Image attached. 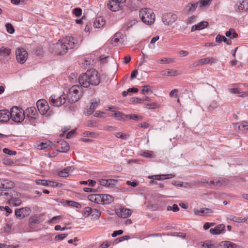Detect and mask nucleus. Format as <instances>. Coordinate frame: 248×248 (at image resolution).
I'll use <instances>...</instances> for the list:
<instances>
[{"mask_svg":"<svg viewBox=\"0 0 248 248\" xmlns=\"http://www.w3.org/2000/svg\"><path fill=\"white\" fill-rule=\"evenodd\" d=\"M78 82L81 86L88 88L91 85H98L100 83V79L97 71L92 69L81 74L78 78Z\"/></svg>","mask_w":248,"mask_h":248,"instance_id":"1","label":"nucleus"},{"mask_svg":"<svg viewBox=\"0 0 248 248\" xmlns=\"http://www.w3.org/2000/svg\"><path fill=\"white\" fill-rule=\"evenodd\" d=\"M82 41V37L80 35L76 36L75 37L67 36L62 39L61 41L60 46L62 50L61 51V54L66 52L69 49H72L78 47Z\"/></svg>","mask_w":248,"mask_h":248,"instance_id":"2","label":"nucleus"},{"mask_svg":"<svg viewBox=\"0 0 248 248\" xmlns=\"http://www.w3.org/2000/svg\"><path fill=\"white\" fill-rule=\"evenodd\" d=\"M82 88L81 86L78 85L73 86L69 90L67 94L68 101L70 103L77 102L82 96Z\"/></svg>","mask_w":248,"mask_h":248,"instance_id":"3","label":"nucleus"},{"mask_svg":"<svg viewBox=\"0 0 248 248\" xmlns=\"http://www.w3.org/2000/svg\"><path fill=\"white\" fill-rule=\"evenodd\" d=\"M139 16L142 22L147 25H151L155 21V15L149 9H142L140 11Z\"/></svg>","mask_w":248,"mask_h":248,"instance_id":"4","label":"nucleus"},{"mask_svg":"<svg viewBox=\"0 0 248 248\" xmlns=\"http://www.w3.org/2000/svg\"><path fill=\"white\" fill-rule=\"evenodd\" d=\"M10 116L12 121L16 123H21L25 118L23 110L16 106H14L11 108Z\"/></svg>","mask_w":248,"mask_h":248,"instance_id":"5","label":"nucleus"},{"mask_svg":"<svg viewBox=\"0 0 248 248\" xmlns=\"http://www.w3.org/2000/svg\"><path fill=\"white\" fill-rule=\"evenodd\" d=\"M49 103L54 107H59L64 104L66 101L65 94L61 96L52 95L49 99Z\"/></svg>","mask_w":248,"mask_h":248,"instance_id":"6","label":"nucleus"},{"mask_svg":"<svg viewBox=\"0 0 248 248\" xmlns=\"http://www.w3.org/2000/svg\"><path fill=\"white\" fill-rule=\"evenodd\" d=\"M31 213V210L28 207L16 208L15 210V214L16 217L21 219L29 216Z\"/></svg>","mask_w":248,"mask_h":248,"instance_id":"7","label":"nucleus"},{"mask_svg":"<svg viewBox=\"0 0 248 248\" xmlns=\"http://www.w3.org/2000/svg\"><path fill=\"white\" fill-rule=\"evenodd\" d=\"M16 55L17 62L21 64L24 63L26 61L28 57L27 51L22 48L16 49Z\"/></svg>","mask_w":248,"mask_h":248,"instance_id":"8","label":"nucleus"},{"mask_svg":"<svg viewBox=\"0 0 248 248\" xmlns=\"http://www.w3.org/2000/svg\"><path fill=\"white\" fill-rule=\"evenodd\" d=\"M21 195L20 193L14 190L11 191L10 199L8 201L9 203L14 206H17L21 203V201L18 198Z\"/></svg>","mask_w":248,"mask_h":248,"instance_id":"9","label":"nucleus"},{"mask_svg":"<svg viewBox=\"0 0 248 248\" xmlns=\"http://www.w3.org/2000/svg\"><path fill=\"white\" fill-rule=\"evenodd\" d=\"M23 112L25 118H28L30 121L36 119L38 115L36 108L33 107L27 108Z\"/></svg>","mask_w":248,"mask_h":248,"instance_id":"10","label":"nucleus"},{"mask_svg":"<svg viewBox=\"0 0 248 248\" xmlns=\"http://www.w3.org/2000/svg\"><path fill=\"white\" fill-rule=\"evenodd\" d=\"M177 16L176 14L171 13H166L162 17V20L166 25H170L174 23L177 19Z\"/></svg>","mask_w":248,"mask_h":248,"instance_id":"11","label":"nucleus"},{"mask_svg":"<svg viewBox=\"0 0 248 248\" xmlns=\"http://www.w3.org/2000/svg\"><path fill=\"white\" fill-rule=\"evenodd\" d=\"M36 105L39 111L42 115L46 114L49 108L47 102L44 99L38 100Z\"/></svg>","mask_w":248,"mask_h":248,"instance_id":"12","label":"nucleus"},{"mask_svg":"<svg viewBox=\"0 0 248 248\" xmlns=\"http://www.w3.org/2000/svg\"><path fill=\"white\" fill-rule=\"evenodd\" d=\"M87 213V215H91L93 219H97L101 215V212L97 209L92 208L90 207L85 208V214Z\"/></svg>","mask_w":248,"mask_h":248,"instance_id":"13","label":"nucleus"},{"mask_svg":"<svg viewBox=\"0 0 248 248\" xmlns=\"http://www.w3.org/2000/svg\"><path fill=\"white\" fill-rule=\"evenodd\" d=\"M57 145V151L60 152H67L69 150V146L64 140H60Z\"/></svg>","mask_w":248,"mask_h":248,"instance_id":"14","label":"nucleus"},{"mask_svg":"<svg viewBox=\"0 0 248 248\" xmlns=\"http://www.w3.org/2000/svg\"><path fill=\"white\" fill-rule=\"evenodd\" d=\"M102 194H91L88 196V199L91 201L98 204H102Z\"/></svg>","mask_w":248,"mask_h":248,"instance_id":"15","label":"nucleus"},{"mask_svg":"<svg viewBox=\"0 0 248 248\" xmlns=\"http://www.w3.org/2000/svg\"><path fill=\"white\" fill-rule=\"evenodd\" d=\"M10 119V112L7 109L0 110V122H7Z\"/></svg>","mask_w":248,"mask_h":248,"instance_id":"16","label":"nucleus"},{"mask_svg":"<svg viewBox=\"0 0 248 248\" xmlns=\"http://www.w3.org/2000/svg\"><path fill=\"white\" fill-rule=\"evenodd\" d=\"M121 3L116 1L115 0H110L108 4V8L113 12L119 11L120 8Z\"/></svg>","mask_w":248,"mask_h":248,"instance_id":"17","label":"nucleus"},{"mask_svg":"<svg viewBox=\"0 0 248 248\" xmlns=\"http://www.w3.org/2000/svg\"><path fill=\"white\" fill-rule=\"evenodd\" d=\"M225 225L224 224H219L217 225L214 228H211L210 232L212 234H219L224 232L225 230Z\"/></svg>","mask_w":248,"mask_h":248,"instance_id":"18","label":"nucleus"},{"mask_svg":"<svg viewBox=\"0 0 248 248\" xmlns=\"http://www.w3.org/2000/svg\"><path fill=\"white\" fill-rule=\"evenodd\" d=\"M208 22L207 21H202L200 23L192 26L191 31L193 32L197 30H202L208 26Z\"/></svg>","mask_w":248,"mask_h":248,"instance_id":"19","label":"nucleus"},{"mask_svg":"<svg viewBox=\"0 0 248 248\" xmlns=\"http://www.w3.org/2000/svg\"><path fill=\"white\" fill-rule=\"evenodd\" d=\"M132 213V211L129 209L123 208L120 212H118L117 215L122 218H127L129 217Z\"/></svg>","mask_w":248,"mask_h":248,"instance_id":"20","label":"nucleus"},{"mask_svg":"<svg viewBox=\"0 0 248 248\" xmlns=\"http://www.w3.org/2000/svg\"><path fill=\"white\" fill-rule=\"evenodd\" d=\"M220 246L223 248H240L239 246L230 241H222Z\"/></svg>","mask_w":248,"mask_h":248,"instance_id":"21","label":"nucleus"},{"mask_svg":"<svg viewBox=\"0 0 248 248\" xmlns=\"http://www.w3.org/2000/svg\"><path fill=\"white\" fill-rule=\"evenodd\" d=\"M112 113L111 115V116L115 117L116 120L118 121L123 120L125 121L126 120V115L120 111H112Z\"/></svg>","mask_w":248,"mask_h":248,"instance_id":"22","label":"nucleus"},{"mask_svg":"<svg viewBox=\"0 0 248 248\" xmlns=\"http://www.w3.org/2000/svg\"><path fill=\"white\" fill-rule=\"evenodd\" d=\"M201 63L202 65L207 64H212L217 62L218 60L214 57H208L203 59H201Z\"/></svg>","mask_w":248,"mask_h":248,"instance_id":"23","label":"nucleus"},{"mask_svg":"<svg viewBox=\"0 0 248 248\" xmlns=\"http://www.w3.org/2000/svg\"><path fill=\"white\" fill-rule=\"evenodd\" d=\"M14 186V183L7 179H2L1 188L10 189L12 188Z\"/></svg>","mask_w":248,"mask_h":248,"instance_id":"24","label":"nucleus"},{"mask_svg":"<svg viewBox=\"0 0 248 248\" xmlns=\"http://www.w3.org/2000/svg\"><path fill=\"white\" fill-rule=\"evenodd\" d=\"M216 41L218 43H221L222 42H224L227 45H231L232 42L231 39H228L226 38L224 36L218 34L216 37Z\"/></svg>","mask_w":248,"mask_h":248,"instance_id":"25","label":"nucleus"},{"mask_svg":"<svg viewBox=\"0 0 248 248\" xmlns=\"http://www.w3.org/2000/svg\"><path fill=\"white\" fill-rule=\"evenodd\" d=\"M212 213V210L208 208H203L201 210L195 209L194 213L197 215L204 216L207 215L209 213Z\"/></svg>","mask_w":248,"mask_h":248,"instance_id":"26","label":"nucleus"},{"mask_svg":"<svg viewBox=\"0 0 248 248\" xmlns=\"http://www.w3.org/2000/svg\"><path fill=\"white\" fill-rule=\"evenodd\" d=\"M238 10L239 12H246L248 10V0H243L238 6Z\"/></svg>","mask_w":248,"mask_h":248,"instance_id":"27","label":"nucleus"},{"mask_svg":"<svg viewBox=\"0 0 248 248\" xmlns=\"http://www.w3.org/2000/svg\"><path fill=\"white\" fill-rule=\"evenodd\" d=\"M105 24V21L101 17H97L93 23V26L96 28H100Z\"/></svg>","mask_w":248,"mask_h":248,"instance_id":"28","label":"nucleus"},{"mask_svg":"<svg viewBox=\"0 0 248 248\" xmlns=\"http://www.w3.org/2000/svg\"><path fill=\"white\" fill-rule=\"evenodd\" d=\"M102 204H109L112 202L113 200V197L108 194H102Z\"/></svg>","mask_w":248,"mask_h":248,"instance_id":"29","label":"nucleus"},{"mask_svg":"<svg viewBox=\"0 0 248 248\" xmlns=\"http://www.w3.org/2000/svg\"><path fill=\"white\" fill-rule=\"evenodd\" d=\"M52 142L50 141L42 142L37 145V149L39 150H45L50 147Z\"/></svg>","mask_w":248,"mask_h":248,"instance_id":"30","label":"nucleus"},{"mask_svg":"<svg viewBox=\"0 0 248 248\" xmlns=\"http://www.w3.org/2000/svg\"><path fill=\"white\" fill-rule=\"evenodd\" d=\"M66 204L69 206L75 207L77 208H80L81 207V204L78 202L73 201L66 200L63 202V204Z\"/></svg>","mask_w":248,"mask_h":248,"instance_id":"31","label":"nucleus"},{"mask_svg":"<svg viewBox=\"0 0 248 248\" xmlns=\"http://www.w3.org/2000/svg\"><path fill=\"white\" fill-rule=\"evenodd\" d=\"M11 50L10 48H6L2 46L0 48V55L3 57H7L11 54Z\"/></svg>","mask_w":248,"mask_h":248,"instance_id":"32","label":"nucleus"},{"mask_svg":"<svg viewBox=\"0 0 248 248\" xmlns=\"http://www.w3.org/2000/svg\"><path fill=\"white\" fill-rule=\"evenodd\" d=\"M199 6L198 2L196 3H188L186 7V10L187 12H193L195 10L196 8Z\"/></svg>","mask_w":248,"mask_h":248,"instance_id":"33","label":"nucleus"},{"mask_svg":"<svg viewBox=\"0 0 248 248\" xmlns=\"http://www.w3.org/2000/svg\"><path fill=\"white\" fill-rule=\"evenodd\" d=\"M121 33H116L112 39L111 43L114 46H116L118 43H120V38L121 37Z\"/></svg>","mask_w":248,"mask_h":248,"instance_id":"34","label":"nucleus"},{"mask_svg":"<svg viewBox=\"0 0 248 248\" xmlns=\"http://www.w3.org/2000/svg\"><path fill=\"white\" fill-rule=\"evenodd\" d=\"M228 219H229L231 220L236 222H244L247 220V219L245 218H242L241 217H238L233 215H230L228 217Z\"/></svg>","mask_w":248,"mask_h":248,"instance_id":"35","label":"nucleus"},{"mask_svg":"<svg viewBox=\"0 0 248 248\" xmlns=\"http://www.w3.org/2000/svg\"><path fill=\"white\" fill-rule=\"evenodd\" d=\"M39 223L37 217H31L29 219V224L31 228H34L35 227V225Z\"/></svg>","mask_w":248,"mask_h":248,"instance_id":"36","label":"nucleus"},{"mask_svg":"<svg viewBox=\"0 0 248 248\" xmlns=\"http://www.w3.org/2000/svg\"><path fill=\"white\" fill-rule=\"evenodd\" d=\"M180 74V72L177 70L169 69L167 71V73H164V75L167 76L174 77Z\"/></svg>","mask_w":248,"mask_h":248,"instance_id":"37","label":"nucleus"},{"mask_svg":"<svg viewBox=\"0 0 248 248\" xmlns=\"http://www.w3.org/2000/svg\"><path fill=\"white\" fill-rule=\"evenodd\" d=\"M126 120L129 119L137 121H140L143 119L142 116L134 114L126 115Z\"/></svg>","mask_w":248,"mask_h":248,"instance_id":"38","label":"nucleus"},{"mask_svg":"<svg viewBox=\"0 0 248 248\" xmlns=\"http://www.w3.org/2000/svg\"><path fill=\"white\" fill-rule=\"evenodd\" d=\"M79 183L81 185L88 184V185L89 186H91L92 187H94V186H95L96 184V181H95L94 180L89 179L88 181H80L79 182Z\"/></svg>","mask_w":248,"mask_h":248,"instance_id":"39","label":"nucleus"},{"mask_svg":"<svg viewBox=\"0 0 248 248\" xmlns=\"http://www.w3.org/2000/svg\"><path fill=\"white\" fill-rule=\"evenodd\" d=\"M115 135L117 138L124 140H127L129 137L128 134H124L122 132H117L115 133Z\"/></svg>","mask_w":248,"mask_h":248,"instance_id":"40","label":"nucleus"},{"mask_svg":"<svg viewBox=\"0 0 248 248\" xmlns=\"http://www.w3.org/2000/svg\"><path fill=\"white\" fill-rule=\"evenodd\" d=\"M5 27L6 28V31L8 33L13 34L15 32V29L12 24L9 23H6L5 24Z\"/></svg>","mask_w":248,"mask_h":248,"instance_id":"41","label":"nucleus"},{"mask_svg":"<svg viewBox=\"0 0 248 248\" xmlns=\"http://www.w3.org/2000/svg\"><path fill=\"white\" fill-rule=\"evenodd\" d=\"M217 103L216 101H212L208 105L207 109L209 111H212L217 107Z\"/></svg>","mask_w":248,"mask_h":248,"instance_id":"42","label":"nucleus"},{"mask_svg":"<svg viewBox=\"0 0 248 248\" xmlns=\"http://www.w3.org/2000/svg\"><path fill=\"white\" fill-rule=\"evenodd\" d=\"M142 87V89L141 91V93L142 94L147 93L152 89L151 86L149 85L143 86Z\"/></svg>","mask_w":248,"mask_h":248,"instance_id":"43","label":"nucleus"},{"mask_svg":"<svg viewBox=\"0 0 248 248\" xmlns=\"http://www.w3.org/2000/svg\"><path fill=\"white\" fill-rule=\"evenodd\" d=\"M210 2L211 0H200L198 1V5L200 7L207 6Z\"/></svg>","mask_w":248,"mask_h":248,"instance_id":"44","label":"nucleus"},{"mask_svg":"<svg viewBox=\"0 0 248 248\" xmlns=\"http://www.w3.org/2000/svg\"><path fill=\"white\" fill-rule=\"evenodd\" d=\"M135 24V20L130 21L124 24L123 26V28L126 30H127L130 28L132 27L133 25Z\"/></svg>","mask_w":248,"mask_h":248,"instance_id":"45","label":"nucleus"},{"mask_svg":"<svg viewBox=\"0 0 248 248\" xmlns=\"http://www.w3.org/2000/svg\"><path fill=\"white\" fill-rule=\"evenodd\" d=\"M168 211H173L174 212H177L179 210V208L176 204H173L172 206H168L167 207Z\"/></svg>","mask_w":248,"mask_h":248,"instance_id":"46","label":"nucleus"},{"mask_svg":"<svg viewBox=\"0 0 248 248\" xmlns=\"http://www.w3.org/2000/svg\"><path fill=\"white\" fill-rule=\"evenodd\" d=\"M3 152L10 155H14L16 154V151L11 150L6 148L3 149Z\"/></svg>","mask_w":248,"mask_h":248,"instance_id":"47","label":"nucleus"},{"mask_svg":"<svg viewBox=\"0 0 248 248\" xmlns=\"http://www.w3.org/2000/svg\"><path fill=\"white\" fill-rule=\"evenodd\" d=\"M149 179L152 180H163L166 179L165 175H153L149 177Z\"/></svg>","mask_w":248,"mask_h":248,"instance_id":"48","label":"nucleus"},{"mask_svg":"<svg viewBox=\"0 0 248 248\" xmlns=\"http://www.w3.org/2000/svg\"><path fill=\"white\" fill-rule=\"evenodd\" d=\"M36 183L38 185L48 186V181L46 180L38 179L35 181Z\"/></svg>","mask_w":248,"mask_h":248,"instance_id":"49","label":"nucleus"},{"mask_svg":"<svg viewBox=\"0 0 248 248\" xmlns=\"http://www.w3.org/2000/svg\"><path fill=\"white\" fill-rule=\"evenodd\" d=\"M238 128L240 130H243L248 129V122H243L240 125H239Z\"/></svg>","mask_w":248,"mask_h":248,"instance_id":"50","label":"nucleus"},{"mask_svg":"<svg viewBox=\"0 0 248 248\" xmlns=\"http://www.w3.org/2000/svg\"><path fill=\"white\" fill-rule=\"evenodd\" d=\"M225 180L224 178H219L218 180H216V186H221L225 183Z\"/></svg>","mask_w":248,"mask_h":248,"instance_id":"51","label":"nucleus"},{"mask_svg":"<svg viewBox=\"0 0 248 248\" xmlns=\"http://www.w3.org/2000/svg\"><path fill=\"white\" fill-rule=\"evenodd\" d=\"M67 235L66 233H62L59 235H56L55 237V240L56 241H61L64 239Z\"/></svg>","mask_w":248,"mask_h":248,"instance_id":"52","label":"nucleus"},{"mask_svg":"<svg viewBox=\"0 0 248 248\" xmlns=\"http://www.w3.org/2000/svg\"><path fill=\"white\" fill-rule=\"evenodd\" d=\"M61 185H62V184H61V183H58L56 182L48 181V186L56 187H60V186H61Z\"/></svg>","mask_w":248,"mask_h":248,"instance_id":"53","label":"nucleus"},{"mask_svg":"<svg viewBox=\"0 0 248 248\" xmlns=\"http://www.w3.org/2000/svg\"><path fill=\"white\" fill-rule=\"evenodd\" d=\"M159 36H156L155 37H153L151 40V42H150V44L149 45V47L150 48H154L155 47V46H154V43L157 41L158 40H159Z\"/></svg>","mask_w":248,"mask_h":248,"instance_id":"54","label":"nucleus"},{"mask_svg":"<svg viewBox=\"0 0 248 248\" xmlns=\"http://www.w3.org/2000/svg\"><path fill=\"white\" fill-rule=\"evenodd\" d=\"M73 13L76 16H80L82 14V10L80 8H75L73 11Z\"/></svg>","mask_w":248,"mask_h":248,"instance_id":"55","label":"nucleus"},{"mask_svg":"<svg viewBox=\"0 0 248 248\" xmlns=\"http://www.w3.org/2000/svg\"><path fill=\"white\" fill-rule=\"evenodd\" d=\"M173 62L174 60L171 58H164L160 60V63H170Z\"/></svg>","mask_w":248,"mask_h":248,"instance_id":"56","label":"nucleus"},{"mask_svg":"<svg viewBox=\"0 0 248 248\" xmlns=\"http://www.w3.org/2000/svg\"><path fill=\"white\" fill-rule=\"evenodd\" d=\"M138 126L139 127L143 128H148L151 127V125L147 122H142L139 124Z\"/></svg>","mask_w":248,"mask_h":248,"instance_id":"57","label":"nucleus"},{"mask_svg":"<svg viewBox=\"0 0 248 248\" xmlns=\"http://www.w3.org/2000/svg\"><path fill=\"white\" fill-rule=\"evenodd\" d=\"M107 187H110L111 186H114L117 183V180L115 179H108Z\"/></svg>","mask_w":248,"mask_h":248,"instance_id":"58","label":"nucleus"},{"mask_svg":"<svg viewBox=\"0 0 248 248\" xmlns=\"http://www.w3.org/2000/svg\"><path fill=\"white\" fill-rule=\"evenodd\" d=\"M157 105L155 103H151L146 104V108L148 109H154L156 108Z\"/></svg>","mask_w":248,"mask_h":248,"instance_id":"59","label":"nucleus"},{"mask_svg":"<svg viewBox=\"0 0 248 248\" xmlns=\"http://www.w3.org/2000/svg\"><path fill=\"white\" fill-rule=\"evenodd\" d=\"M91 103L96 108L100 103V99L99 98L93 99Z\"/></svg>","mask_w":248,"mask_h":248,"instance_id":"60","label":"nucleus"},{"mask_svg":"<svg viewBox=\"0 0 248 248\" xmlns=\"http://www.w3.org/2000/svg\"><path fill=\"white\" fill-rule=\"evenodd\" d=\"M58 175L60 177H68L69 175L68 174V172L64 169L58 173Z\"/></svg>","mask_w":248,"mask_h":248,"instance_id":"61","label":"nucleus"},{"mask_svg":"<svg viewBox=\"0 0 248 248\" xmlns=\"http://www.w3.org/2000/svg\"><path fill=\"white\" fill-rule=\"evenodd\" d=\"M96 108L91 104L89 108H87V112L88 114H91Z\"/></svg>","mask_w":248,"mask_h":248,"instance_id":"62","label":"nucleus"},{"mask_svg":"<svg viewBox=\"0 0 248 248\" xmlns=\"http://www.w3.org/2000/svg\"><path fill=\"white\" fill-rule=\"evenodd\" d=\"M142 155L145 157L147 158H154L155 157V155L152 154L150 153L146 152H143L142 153Z\"/></svg>","mask_w":248,"mask_h":248,"instance_id":"63","label":"nucleus"},{"mask_svg":"<svg viewBox=\"0 0 248 248\" xmlns=\"http://www.w3.org/2000/svg\"><path fill=\"white\" fill-rule=\"evenodd\" d=\"M196 17L195 16H192L187 18L186 22L187 24H192L195 21Z\"/></svg>","mask_w":248,"mask_h":248,"instance_id":"64","label":"nucleus"}]
</instances>
